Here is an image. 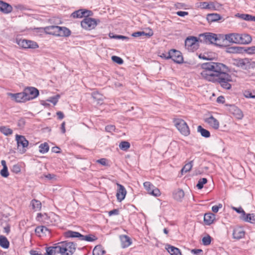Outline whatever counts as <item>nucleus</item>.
I'll return each instance as SVG.
<instances>
[{"instance_id":"ea45409f","label":"nucleus","mask_w":255,"mask_h":255,"mask_svg":"<svg viewBox=\"0 0 255 255\" xmlns=\"http://www.w3.org/2000/svg\"><path fill=\"white\" fill-rule=\"evenodd\" d=\"M197 131L200 132L203 137H209L210 136V132L208 130L203 128L201 126L198 127Z\"/></svg>"},{"instance_id":"ddd939ff","label":"nucleus","mask_w":255,"mask_h":255,"mask_svg":"<svg viewBox=\"0 0 255 255\" xmlns=\"http://www.w3.org/2000/svg\"><path fill=\"white\" fill-rule=\"evenodd\" d=\"M92 12L90 10L85 9H79L73 12L71 14L74 18H81L83 16H88L91 15Z\"/></svg>"},{"instance_id":"c756f323","label":"nucleus","mask_w":255,"mask_h":255,"mask_svg":"<svg viewBox=\"0 0 255 255\" xmlns=\"http://www.w3.org/2000/svg\"><path fill=\"white\" fill-rule=\"evenodd\" d=\"M166 249L171 255H182L180 250L173 246L168 245L166 246Z\"/></svg>"},{"instance_id":"f257e3e1","label":"nucleus","mask_w":255,"mask_h":255,"mask_svg":"<svg viewBox=\"0 0 255 255\" xmlns=\"http://www.w3.org/2000/svg\"><path fill=\"white\" fill-rule=\"evenodd\" d=\"M201 76L206 80L211 82L223 71H230L226 65L219 62L210 61L202 64Z\"/></svg>"},{"instance_id":"37998d69","label":"nucleus","mask_w":255,"mask_h":255,"mask_svg":"<svg viewBox=\"0 0 255 255\" xmlns=\"http://www.w3.org/2000/svg\"><path fill=\"white\" fill-rule=\"evenodd\" d=\"M239 17L246 21H255V16H253L250 14H241L239 15Z\"/></svg>"},{"instance_id":"f704fd0d","label":"nucleus","mask_w":255,"mask_h":255,"mask_svg":"<svg viewBox=\"0 0 255 255\" xmlns=\"http://www.w3.org/2000/svg\"><path fill=\"white\" fill-rule=\"evenodd\" d=\"M71 32L69 29L65 27H59L58 36H68Z\"/></svg>"},{"instance_id":"338daca9","label":"nucleus","mask_w":255,"mask_h":255,"mask_svg":"<svg viewBox=\"0 0 255 255\" xmlns=\"http://www.w3.org/2000/svg\"><path fill=\"white\" fill-rule=\"evenodd\" d=\"M241 59H234V65L236 66L237 67H240L241 65Z\"/></svg>"},{"instance_id":"e2e57ef3","label":"nucleus","mask_w":255,"mask_h":255,"mask_svg":"<svg viewBox=\"0 0 255 255\" xmlns=\"http://www.w3.org/2000/svg\"><path fill=\"white\" fill-rule=\"evenodd\" d=\"M119 214V209H114L113 210H111L109 212V215L110 216H112V215H117Z\"/></svg>"},{"instance_id":"7ed1b4c3","label":"nucleus","mask_w":255,"mask_h":255,"mask_svg":"<svg viewBox=\"0 0 255 255\" xmlns=\"http://www.w3.org/2000/svg\"><path fill=\"white\" fill-rule=\"evenodd\" d=\"M59 253L61 255H72L76 250V245L67 241L58 243Z\"/></svg>"},{"instance_id":"49530a36","label":"nucleus","mask_w":255,"mask_h":255,"mask_svg":"<svg viewBox=\"0 0 255 255\" xmlns=\"http://www.w3.org/2000/svg\"><path fill=\"white\" fill-rule=\"evenodd\" d=\"M39 151L40 152L42 153H46L49 150V145L48 143L45 142L44 143L41 144L39 146Z\"/></svg>"},{"instance_id":"f8f14e48","label":"nucleus","mask_w":255,"mask_h":255,"mask_svg":"<svg viewBox=\"0 0 255 255\" xmlns=\"http://www.w3.org/2000/svg\"><path fill=\"white\" fill-rule=\"evenodd\" d=\"M7 95L11 98L12 100L16 102L19 103L26 101V99H25V98L23 92L16 94L8 93Z\"/></svg>"},{"instance_id":"13d9d810","label":"nucleus","mask_w":255,"mask_h":255,"mask_svg":"<svg viewBox=\"0 0 255 255\" xmlns=\"http://www.w3.org/2000/svg\"><path fill=\"white\" fill-rule=\"evenodd\" d=\"M233 209L236 211L237 213H241V217H242L244 215H245V212L244 210L241 208H236L233 207Z\"/></svg>"},{"instance_id":"c9c22d12","label":"nucleus","mask_w":255,"mask_h":255,"mask_svg":"<svg viewBox=\"0 0 255 255\" xmlns=\"http://www.w3.org/2000/svg\"><path fill=\"white\" fill-rule=\"evenodd\" d=\"M105 253V251L101 245L96 246L93 251V255H103Z\"/></svg>"},{"instance_id":"774afa93","label":"nucleus","mask_w":255,"mask_h":255,"mask_svg":"<svg viewBox=\"0 0 255 255\" xmlns=\"http://www.w3.org/2000/svg\"><path fill=\"white\" fill-rule=\"evenodd\" d=\"M244 95L246 98H255V95H253L252 93L249 91H246Z\"/></svg>"},{"instance_id":"c85d7f7f","label":"nucleus","mask_w":255,"mask_h":255,"mask_svg":"<svg viewBox=\"0 0 255 255\" xmlns=\"http://www.w3.org/2000/svg\"><path fill=\"white\" fill-rule=\"evenodd\" d=\"M215 219V215L212 213H207L204 215V221L207 225L211 224Z\"/></svg>"},{"instance_id":"a211bd4d","label":"nucleus","mask_w":255,"mask_h":255,"mask_svg":"<svg viewBox=\"0 0 255 255\" xmlns=\"http://www.w3.org/2000/svg\"><path fill=\"white\" fill-rule=\"evenodd\" d=\"M239 34L237 33H232L225 35V40L230 42L239 44Z\"/></svg>"},{"instance_id":"9d476101","label":"nucleus","mask_w":255,"mask_h":255,"mask_svg":"<svg viewBox=\"0 0 255 255\" xmlns=\"http://www.w3.org/2000/svg\"><path fill=\"white\" fill-rule=\"evenodd\" d=\"M143 186L147 192L154 196L157 197L160 195L161 193L159 190L155 187L149 182H145L143 183Z\"/></svg>"},{"instance_id":"c03bdc74","label":"nucleus","mask_w":255,"mask_h":255,"mask_svg":"<svg viewBox=\"0 0 255 255\" xmlns=\"http://www.w3.org/2000/svg\"><path fill=\"white\" fill-rule=\"evenodd\" d=\"M225 40V38H224L222 36L219 35L218 36L217 35L215 42H214V44L219 46H222L224 45Z\"/></svg>"},{"instance_id":"cd10ccee","label":"nucleus","mask_w":255,"mask_h":255,"mask_svg":"<svg viewBox=\"0 0 255 255\" xmlns=\"http://www.w3.org/2000/svg\"><path fill=\"white\" fill-rule=\"evenodd\" d=\"M206 19L209 22L211 23L221 19L222 17L217 13H210L207 15Z\"/></svg>"},{"instance_id":"8fccbe9b","label":"nucleus","mask_w":255,"mask_h":255,"mask_svg":"<svg viewBox=\"0 0 255 255\" xmlns=\"http://www.w3.org/2000/svg\"><path fill=\"white\" fill-rule=\"evenodd\" d=\"M213 3H209L207 2H202L200 3L199 7L203 9H210L213 7Z\"/></svg>"},{"instance_id":"9b49d317","label":"nucleus","mask_w":255,"mask_h":255,"mask_svg":"<svg viewBox=\"0 0 255 255\" xmlns=\"http://www.w3.org/2000/svg\"><path fill=\"white\" fill-rule=\"evenodd\" d=\"M117 185L118 188L117 189L116 196L117 198V200L119 202H121L125 199V196L127 194V191L124 186H123L122 185L117 183Z\"/></svg>"},{"instance_id":"bf43d9fd","label":"nucleus","mask_w":255,"mask_h":255,"mask_svg":"<svg viewBox=\"0 0 255 255\" xmlns=\"http://www.w3.org/2000/svg\"><path fill=\"white\" fill-rule=\"evenodd\" d=\"M111 33L110 34V36L111 37H113L114 38H116V39H121L122 40H127V39H128V37H127V36H123V35H115V36H112L111 35Z\"/></svg>"},{"instance_id":"72a5a7b5","label":"nucleus","mask_w":255,"mask_h":255,"mask_svg":"<svg viewBox=\"0 0 255 255\" xmlns=\"http://www.w3.org/2000/svg\"><path fill=\"white\" fill-rule=\"evenodd\" d=\"M65 237L66 238H78L79 240L82 237V234L79 232L72 231H68L64 233Z\"/></svg>"},{"instance_id":"a18cd8bd","label":"nucleus","mask_w":255,"mask_h":255,"mask_svg":"<svg viewBox=\"0 0 255 255\" xmlns=\"http://www.w3.org/2000/svg\"><path fill=\"white\" fill-rule=\"evenodd\" d=\"M92 97L95 99L98 104H101L104 100L103 96L100 94L98 92H93L92 93Z\"/></svg>"},{"instance_id":"1a4fd4ad","label":"nucleus","mask_w":255,"mask_h":255,"mask_svg":"<svg viewBox=\"0 0 255 255\" xmlns=\"http://www.w3.org/2000/svg\"><path fill=\"white\" fill-rule=\"evenodd\" d=\"M167 58H170L173 61L177 63H182L183 58L180 51L171 49L167 53Z\"/></svg>"},{"instance_id":"6e6d98bb","label":"nucleus","mask_w":255,"mask_h":255,"mask_svg":"<svg viewBox=\"0 0 255 255\" xmlns=\"http://www.w3.org/2000/svg\"><path fill=\"white\" fill-rule=\"evenodd\" d=\"M112 60L115 63L119 64H122L124 63L123 60L120 57L117 56H113L112 57Z\"/></svg>"},{"instance_id":"0eeeda50","label":"nucleus","mask_w":255,"mask_h":255,"mask_svg":"<svg viewBox=\"0 0 255 255\" xmlns=\"http://www.w3.org/2000/svg\"><path fill=\"white\" fill-rule=\"evenodd\" d=\"M81 26L87 30L94 29L97 25V21L89 16H86L81 22Z\"/></svg>"},{"instance_id":"4be33fe9","label":"nucleus","mask_w":255,"mask_h":255,"mask_svg":"<svg viewBox=\"0 0 255 255\" xmlns=\"http://www.w3.org/2000/svg\"><path fill=\"white\" fill-rule=\"evenodd\" d=\"M53 216H55L54 214H51L50 216H48L47 214L42 215L41 213H38L37 214V218L38 220H40V218H41V221H43L44 223L50 225L53 224L52 221L50 220V219Z\"/></svg>"},{"instance_id":"e433bc0d","label":"nucleus","mask_w":255,"mask_h":255,"mask_svg":"<svg viewBox=\"0 0 255 255\" xmlns=\"http://www.w3.org/2000/svg\"><path fill=\"white\" fill-rule=\"evenodd\" d=\"M0 246L4 249H7L9 246V243L7 238L3 236H0Z\"/></svg>"},{"instance_id":"864d4df0","label":"nucleus","mask_w":255,"mask_h":255,"mask_svg":"<svg viewBox=\"0 0 255 255\" xmlns=\"http://www.w3.org/2000/svg\"><path fill=\"white\" fill-rule=\"evenodd\" d=\"M211 242V237L209 235H207L202 239L203 244L205 246H208L210 244Z\"/></svg>"},{"instance_id":"6ab92c4d","label":"nucleus","mask_w":255,"mask_h":255,"mask_svg":"<svg viewBox=\"0 0 255 255\" xmlns=\"http://www.w3.org/2000/svg\"><path fill=\"white\" fill-rule=\"evenodd\" d=\"M59 27L55 25L46 26L44 28V31L47 34L58 36Z\"/></svg>"},{"instance_id":"79ce46f5","label":"nucleus","mask_w":255,"mask_h":255,"mask_svg":"<svg viewBox=\"0 0 255 255\" xmlns=\"http://www.w3.org/2000/svg\"><path fill=\"white\" fill-rule=\"evenodd\" d=\"M0 131L6 136L10 135L12 133V130L7 127H0Z\"/></svg>"},{"instance_id":"6e6552de","label":"nucleus","mask_w":255,"mask_h":255,"mask_svg":"<svg viewBox=\"0 0 255 255\" xmlns=\"http://www.w3.org/2000/svg\"><path fill=\"white\" fill-rule=\"evenodd\" d=\"M26 101L32 100L39 95L38 90L34 87H27L23 91Z\"/></svg>"},{"instance_id":"b1692460","label":"nucleus","mask_w":255,"mask_h":255,"mask_svg":"<svg viewBox=\"0 0 255 255\" xmlns=\"http://www.w3.org/2000/svg\"><path fill=\"white\" fill-rule=\"evenodd\" d=\"M217 34L212 33H206L202 35L206 42L214 44Z\"/></svg>"},{"instance_id":"4c0bfd02","label":"nucleus","mask_w":255,"mask_h":255,"mask_svg":"<svg viewBox=\"0 0 255 255\" xmlns=\"http://www.w3.org/2000/svg\"><path fill=\"white\" fill-rule=\"evenodd\" d=\"M97 240V238L93 235H82V237H80V241H85L89 242H92L95 241Z\"/></svg>"},{"instance_id":"20e7f679","label":"nucleus","mask_w":255,"mask_h":255,"mask_svg":"<svg viewBox=\"0 0 255 255\" xmlns=\"http://www.w3.org/2000/svg\"><path fill=\"white\" fill-rule=\"evenodd\" d=\"M174 123L175 126L182 134L187 136L190 134L189 128L183 120L180 119H175Z\"/></svg>"},{"instance_id":"3c124183","label":"nucleus","mask_w":255,"mask_h":255,"mask_svg":"<svg viewBox=\"0 0 255 255\" xmlns=\"http://www.w3.org/2000/svg\"><path fill=\"white\" fill-rule=\"evenodd\" d=\"M244 51L249 55L255 54V46L245 48Z\"/></svg>"},{"instance_id":"58836bf2","label":"nucleus","mask_w":255,"mask_h":255,"mask_svg":"<svg viewBox=\"0 0 255 255\" xmlns=\"http://www.w3.org/2000/svg\"><path fill=\"white\" fill-rule=\"evenodd\" d=\"M243 220L247 222H250L251 223H254L255 221V216L253 214H246L242 217H241Z\"/></svg>"},{"instance_id":"f3484780","label":"nucleus","mask_w":255,"mask_h":255,"mask_svg":"<svg viewBox=\"0 0 255 255\" xmlns=\"http://www.w3.org/2000/svg\"><path fill=\"white\" fill-rule=\"evenodd\" d=\"M12 10V7L9 4L0 0V11L3 13H10Z\"/></svg>"},{"instance_id":"5701e85b","label":"nucleus","mask_w":255,"mask_h":255,"mask_svg":"<svg viewBox=\"0 0 255 255\" xmlns=\"http://www.w3.org/2000/svg\"><path fill=\"white\" fill-rule=\"evenodd\" d=\"M35 232L39 236H41L42 234L45 236L50 234L49 230L47 227L43 226L36 227Z\"/></svg>"},{"instance_id":"4468645a","label":"nucleus","mask_w":255,"mask_h":255,"mask_svg":"<svg viewBox=\"0 0 255 255\" xmlns=\"http://www.w3.org/2000/svg\"><path fill=\"white\" fill-rule=\"evenodd\" d=\"M229 111L238 119H242L243 117V114L241 110L235 106H230Z\"/></svg>"},{"instance_id":"aec40b11","label":"nucleus","mask_w":255,"mask_h":255,"mask_svg":"<svg viewBox=\"0 0 255 255\" xmlns=\"http://www.w3.org/2000/svg\"><path fill=\"white\" fill-rule=\"evenodd\" d=\"M245 232L241 227H237L234 229L233 236L234 239L240 240L244 237Z\"/></svg>"},{"instance_id":"052dcab7","label":"nucleus","mask_w":255,"mask_h":255,"mask_svg":"<svg viewBox=\"0 0 255 255\" xmlns=\"http://www.w3.org/2000/svg\"><path fill=\"white\" fill-rule=\"evenodd\" d=\"M222 207V205L219 204L218 205L213 206L212 208V210L214 213H217L219 209Z\"/></svg>"},{"instance_id":"412c9836","label":"nucleus","mask_w":255,"mask_h":255,"mask_svg":"<svg viewBox=\"0 0 255 255\" xmlns=\"http://www.w3.org/2000/svg\"><path fill=\"white\" fill-rule=\"evenodd\" d=\"M205 122L214 129H218L219 127V123L218 121L212 116L205 119Z\"/></svg>"},{"instance_id":"423d86ee","label":"nucleus","mask_w":255,"mask_h":255,"mask_svg":"<svg viewBox=\"0 0 255 255\" xmlns=\"http://www.w3.org/2000/svg\"><path fill=\"white\" fill-rule=\"evenodd\" d=\"M16 43L22 48L36 49L38 47V45L36 42L24 39H17Z\"/></svg>"},{"instance_id":"473e14b6","label":"nucleus","mask_w":255,"mask_h":255,"mask_svg":"<svg viewBox=\"0 0 255 255\" xmlns=\"http://www.w3.org/2000/svg\"><path fill=\"white\" fill-rule=\"evenodd\" d=\"M153 33L152 31H149L148 33L145 32L144 31H137L135 32H133L131 35L133 37H136L139 36H146L148 38H149L151 36H152Z\"/></svg>"},{"instance_id":"f03ea898","label":"nucleus","mask_w":255,"mask_h":255,"mask_svg":"<svg viewBox=\"0 0 255 255\" xmlns=\"http://www.w3.org/2000/svg\"><path fill=\"white\" fill-rule=\"evenodd\" d=\"M229 71H223L211 82L219 84L222 88L226 90L231 88V82H233L232 76L228 73Z\"/></svg>"},{"instance_id":"7c9ffc66","label":"nucleus","mask_w":255,"mask_h":255,"mask_svg":"<svg viewBox=\"0 0 255 255\" xmlns=\"http://www.w3.org/2000/svg\"><path fill=\"white\" fill-rule=\"evenodd\" d=\"M173 196L174 199L180 201L184 196V192L182 189H178L173 192Z\"/></svg>"},{"instance_id":"4d7b16f0","label":"nucleus","mask_w":255,"mask_h":255,"mask_svg":"<svg viewBox=\"0 0 255 255\" xmlns=\"http://www.w3.org/2000/svg\"><path fill=\"white\" fill-rule=\"evenodd\" d=\"M0 175L3 177H7L9 175V173L8 171L7 167L3 168L0 172Z\"/></svg>"},{"instance_id":"09e8293b","label":"nucleus","mask_w":255,"mask_h":255,"mask_svg":"<svg viewBox=\"0 0 255 255\" xmlns=\"http://www.w3.org/2000/svg\"><path fill=\"white\" fill-rule=\"evenodd\" d=\"M130 147V143L126 141H122L119 144V147L123 150H128Z\"/></svg>"},{"instance_id":"603ef678","label":"nucleus","mask_w":255,"mask_h":255,"mask_svg":"<svg viewBox=\"0 0 255 255\" xmlns=\"http://www.w3.org/2000/svg\"><path fill=\"white\" fill-rule=\"evenodd\" d=\"M207 182V179L205 178L200 179L196 185L199 189H201L203 187V185Z\"/></svg>"},{"instance_id":"2eb2a0df","label":"nucleus","mask_w":255,"mask_h":255,"mask_svg":"<svg viewBox=\"0 0 255 255\" xmlns=\"http://www.w3.org/2000/svg\"><path fill=\"white\" fill-rule=\"evenodd\" d=\"M15 139L18 147L21 146L23 148L27 147L28 145V141L26 140L24 136L16 134Z\"/></svg>"},{"instance_id":"69168bd1","label":"nucleus","mask_w":255,"mask_h":255,"mask_svg":"<svg viewBox=\"0 0 255 255\" xmlns=\"http://www.w3.org/2000/svg\"><path fill=\"white\" fill-rule=\"evenodd\" d=\"M97 162H98L103 165H104V166H106L107 165V159L105 158L100 159L97 160Z\"/></svg>"},{"instance_id":"dca6fc26","label":"nucleus","mask_w":255,"mask_h":255,"mask_svg":"<svg viewBox=\"0 0 255 255\" xmlns=\"http://www.w3.org/2000/svg\"><path fill=\"white\" fill-rule=\"evenodd\" d=\"M239 44H248L252 41L251 36L247 33L239 34Z\"/></svg>"},{"instance_id":"393cba45","label":"nucleus","mask_w":255,"mask_h":255,"mask_svg":"<svg viewBox=\"0 0 255 255\" xmlns=\"http://www.w3.org/2000/svg\"><path fill=\"white\" fill-rule=\"evenodd\" d=\"M59 253L58 243L54 246L46 248V253L44 255H55Z\"/></svg>"},{"instance_id":"2f4dec72","label":"nucleus","mask_w":255,"mask_h":255,"mask_svg":"<svg viewBox=\"0 0 255 255\" xmlns=\"http://www.w3.org/2000/svg\"><path fill=\"white\" fill-rule=\"evenodd\" d=\"M244 48L238 46H231L227 48L226 52L229 53H243Z\"/></svg>"},{"instance_id":"5fc2aeb1","label":"nucleus","mask_w":255,"mask_h":255,"mask_svg":"<svg viewBox=\"0 0 255 255\" xmlns=\"http://www.w3.org/2000/svg\"><path fill=\"white\" fill-rule=\"evenodd\" d=\"M59 98L60 96L57 95L56 96H53L49 98V99L47 100V101L52 103L55 105L58 102Z\"/></svg>"},{"instance_id":"a878e982","label":"nucleus","mask_w":255,"mask_h":255,"mask_svg":"<svg viewBox=\"0 0 255 255\" xmlns=\"http://www.w3.org/2000/svg\"><path fill=\"white\" fill-rule=\"evenodd\" d=\"M240 68L243 70H248L253 67L251 60L249 58L241 59Z\"/></svg>"},{"instance_id":"bb28decb","label":"nucleus","mask_w":255,"mask_h":255,"mask_svg":"<svg viewBox=\"0 0 255 255\" xmlns=\"http://www.w3.org/2000/svg\"><path fill=\"white\" fill-rule=\"evenodd\" d=\"M122 246L123 248H127L131 244L130 238L126 235H122L120 236Z\"/></svg>"},{"instance_id":"de8ad7c7","label":"nucleus","mask_w":255,"mask_h":255,"mask_svg":"<svg viewBox=\"0 0 255 255\" xmlns=\"http://www.w3.org/2000/svg\"><path fill=\"white\" fill-rule=\"evenodd\" d=\"M192 162L193 161H191L190 162H188V163L184 165V166L182 168L181 171L182 174H183V172H187L191 169L193 166Z\"/></svg>"},{"instance_id":"0e129e2a","label":"nucleus","mask_w":255,"mask_h":255,"mask_svg":"<svg viewBox=\"0 0 255 255\" xmlns=\"http://www.w3.org/2000/svg\"><path fill=\"white\" fill-rule=\"evenodd\" d=\"M44 177L49 180L56 179V176L53 174H48L47 175H45Z\"/></svg>"},{"instance_id":"a19ab883","label":"nucleus","mask_w":255,"mask_h":255,"mask_svg":"<svg viewBox=\"0 0 255 255\" xmlns=\"http://www.w3.org/2000/svg\"><path fill=\"white\" fill-rule=\"evenodd\" d=\"M30 205L32 206L33 209L35 211H39L41 208V202L36 200H32L31 202Z\"/></svg>"},{"instance_id":"680f3d73","label":"nucleus","mask_w":255,"mask_h":255,"mask_svg":"<svg viewBox=\"0 0 255 255\" xmlns=\"http://www.w3.org/2000/svg\"><path fill=\"white\" fill-rule=\"evenodd\" d=\"M105 129L108 132H112V131L115 130V127L113 125H109L106 127Z\"/></svg>"},{"instance_id":"39448f33","label":"nucleus","mask_w":255,"mask_h":255,"mask_svg":"<svg viewBox=\"0 0 255 255\" xmlns=\"http://www.w3.org/2000/svg\"><path fill=\"white\" fill-rule=\"evenodd\" d=\"M185 48L189 51H194L199 47L198 39L194 36L187 37L185 41Z\"/></svg>"}]
</instances>
